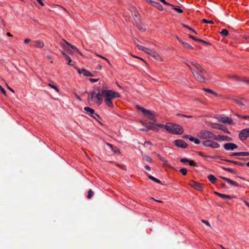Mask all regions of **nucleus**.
Here are the masks:
<instances>
[{"label": "nucleus", "mask_w": 249, "mask_h": 249, "mask_svg": "<svg viewBox=\"0 0 249 249\" xmlns=\"http://www.w3.org/2000/svg\"><path fill=\"white\" fill-rule=\"evenodd\" d=\"M102 90L96 93L94 91H91L88 94V100L94 101L97 105L100 106L103 102Z\"/></svg>", "instance_id": "6"}, {"label": "nucleus", "mask_w": 249, "mask_h": 249, "mask_svg": "<svg viewBox=\"0 0 249 249\" xmlns=\"http://www.w3.org/2000/svg\"><path fill=\"white\" fill-rule=\"evenodd\" d=\"M143 159L145 160L150 163H152L153 161L152 159L150 157L147 156H144Z\"/></svg>", "instance_id": "35"}, {"label": "nucleus", "mask_w": 249, "mask_h": 249, "mask_svg": "<svg viewBox=\"0 0 249 249\" xmlns=\"http://www.w3.org/2000/svg\"><path fill=\"white\" fill-rule=\"evenodd\" d=\"M144 168H145V169H146L148 171H150V170H151L150 167L148 165H145L144 166Z\"/></svg>", "instance_id": "59"}, {"label": "nucleus", "mask_w": 249, "mask_h": 249, "mask_svg": "<svg viewBox=\"0 0 249 249\" xmlns=\"http://www.w3.org/2000/svg\"><path fill=\"white\" fill-rule=\"evenodd\" d=\"M166 130L169 133L179 135L183 133V128L182 126L176 124L168 123L166 124Z\"/></svg>", "instance_id": "5"}, {"label": "nucleus", "mask_w": 249, "mask_h": 249, "mask_svg": "<svg viewBox=\"0 0 249 249\" xmlns=\"http://www.w3.org/2000/svg\"><path fill=\"white\" fill-rule=\"evenodd\" d=\"M179 171L184 176L186 175L187 172V170L186 168H181L179 170Z\"/></svg>", "instance_id": "38"}, {"label": "nucleus", "mask_w": 249, "mask_h": 249, "mask_svg": "<svg viewBox=\"0 0 249 249\" xmlns=\"http://www.w3.org/2000/svg\"><path fill=\"white\" fill-rule=\"evenodd\" d=\"M36 0L41 6L44 5V4L43 2V0Z\"/></svg>", "instance_id": "54"}, {"label": "nucleus", "mask_w": 249, "mask_h": 249, "mask_svg": "<svg viewBox=\"0 0 249 249\" xmlns=\"http://www.w3.org/2000/svg\"><path fill=\"white\" fill-rule=\"evenodd\" d=\"M214 193L217 196H219V197L223 198V199H231L232 198H236V197L235 196H231L227 195L222 194L219 193H218L217 192H214Z\"/></svg>", "instance_id": "15"}, {"label": "nucleus", "mask_w": 249, "mask_h": 249, "mask_svg": "<svg viewBox=\"0 0 249 249\" xmlns=\"http://www.w3.org/2000/svg\"><path fill=\"white\" fill-rule=\"evenodd\" d=\"M148 178H150L151 180L154 181L155 182H156L157 183H160V184L161 183V182H160V181L159 179H158V178H155V177H153V176H152L151 175L149 176Z\"/></svg>", "instance_id": "29"}, {"label": "nucleus", "mask_w": 249, "mask_h": 249, "mask_svg": "<svg viewBox=\"0 0 249 249\" xmlns=\"http://www.w3.org/2000/svg\"><path fill=\"white\" fill-rule=\"evenodd\" d=\"M160 160L162 161L163 162V164L164 165H166L168 167H171V165L168 163V161L164 158H160Z\"/></svg>", "instance_id": "27"}, {"label": "nucleus", "mask_w": 249, "mask_h": 249, "mask_svg": "<svg viewBox=\"0 0 249 249\" xmlns=\"http://www.w3.org/2000/svg\"><path fill=\"white\" fill-rule=\"evenodd\" d=\"M30 41V39H28V38H26L24 40V43L25 44L29 43Z\"/></svg>", "instance_id": "55"}, {"label": "nucleus", "mask_w": 249, "mask_h": 249, "mask_svg": "<svg viewBox=\"0 0 249 249\" xmlns=\"http://www.w3.org/2000/svg\"><path fill=\"white\" fill-rule=\"evenodd\" d=\"M210 126L212 128L214 129H222V128L220 127V126L218 124L215 123H211Z\"/></svg>", "instance_id": "22"}, {"label": "nucleus", "mask_w": 249, "mask_h": 249, "mask_svg": "<svg viewBox=\"0 0 249 249\" xmlns=\"http://www.w3.org/2000/svg\"><path fill=\"white\" fill-rule=\"evenodd\" d=\"M197 136L200 139L203 140L202 145L206 147L211 149H217L220 145L216 142L217 141H231L232 139L228 136L222 135H215L213 132L203 129L197 133Z\"/></svg>", "instance_id": "1"}, {"label": "nucleus", "mask_w": 249, "mask_h": 249, "mask_svg": "<svg viewBox=\"0 0 249 249\" xmlns=\"http://www.w3.org/2000/svg\"><path fill=\"white\" fill-rule=\"evenodd\" d=\"M67 44H68L71 49H72L74 51H76V52H78V49L74 46L70 44L68 42H67L66 43Z\"/></svg>", "instance_id": "36"}, {"label": "nucleus", "mask_w": 249, "mask_h": 249, "mask_svg": "<svg viewBox=\"0 0 249 249\" xmlns=\"http://www.w3.org/2000/svg\"><path fill=\"white\" fill-rule=\"evenodd\" d=\"M190 160L186 159V158H182L180 159V161L183 163H188V161H189Z\"/></svg>", "instance_id": "47"}, {"label": "nucleus", "mask_w": 249, "mask_h": 249, "mask_svg": "<svg viewBox=\"0 0 249 249\" xmlns=\"http://www.w3.org/2000/svg\"><path fill=\"white\" fill-rule=\"evenodd\" d=\"M91 116L95 119H97L98 118H99V116L96 113H94L92 115H91Z\"/></svg>", "instance_id": "52"}, {"label": "nucleus", "mask_w": 249, "mask_h": 249, "mask_svg": "<svg viewBox=\"0 0 249 249\" xmlns=\"http://www.w3.org/2000/svg\"><path fill=\"white\" fill-rule=\"evenodd\" d=\"M249 137V128L242 130L239 134V139L241 141H244Z\"/></svg>", "instance_id": "9"}, {"label": "nucleus", "mask_w": 249, "mask_h": 249, "mask_svg": "<svg viewBox=\"0 0 249 249\" xmlns=\"http://www.w3.org/2000/svg\"><path fill=\"white\" fill-rule=\"evenodd\" d=\"M89 80L91 83H95V82H97V81H98L99 79H92V78H90V79H89Z\"/></svg>", "instance_id": "51"}, {"label": "nucleus", "mask_w": 249, "mask_h": 249, "mask_svg": "<svg viewBox=\"0 0 249 249\" xmlns=\"http://www.w3.org/2000/svg\"><path fill=\"white\" fill-rule=\"evenodd\" d=\"M235 115L240 117V118H241L242 119H249V115H244V116H240V115H237V114H235Z\"/></svg>", "instance_id": "45"}, {"label": "nucleus", "mask_w": 249, "mask_h": 249, "mask_svg": "<svg viewBox=\"0 0 249 249\" xmlns=\"http://www.w3.org/2000/svg\"><path fill=\"white\" fill-rule=\"evenodd\" d=\"M48 86L51 88L54 89L56 92H59L58 88L56 86H54L51 83L48 84Z\"/></svg>", "instance_id": "31"}, {"label": "nucleus", "mask_w": 249, "mask_h": 249, "mask_svg": "<svg viewBox=\"0 0 249 249\" xmlns=\"http://www.w3.org/2000/svg\"><path fill=\"white\" fill-rule=\"evenodd\" d=\"M240 156H249V152H240Z\"/></svg>", "instance_id": "44"}, {"label": "nucleus", "mask_w": 249, "mask_h": 249, "mask_svg": "<svg viewBox=\"0 0 249 249\" xmlns=\"http://www.w3.org/2000/svg\"><path fill=\"white\" fill-rule=\"evenodd\" d=\"M84 110L89 112L90 114L92 115L94 113V110L92 108H90L89 107H84Z\"/></svg>", "instance_id": "21"}, {"label": "nucleus", "mask_w": 249, "mask_h": 249, "mask_svg": "<svg viewBox=\"0 0 249 249\" xmlns=\"http://www.w3.org/2000/svg\"><path fill=\"white\" fill-rule=\"evenodd\" d=\"M223 179L226 180L228 183L230 184L231 185L235 186L236 187H239L240 185L238 183L236 182L235 181H234L227 178L225 177H221Z\"/></svg>", "instance_id": "17"}, {"label": "nucleus", "mask_w": 249, "mask_h": 249, "mask_svg": "<svg viewBox=\"0 0 249 249\" xmlns=\"http://www.w3.org/2000/svg\"><path fill=\"white\" fill-rule=\"evenodd\" d=\"M189 38H191V39H193L194 40H195V41H197V42H198V39H197V38H195V37H194V36H192V35H189Z\"/></svg>", "instance_id": "49"}, {"label": "nucleus", "mask_w": 249, "mask_h": 249, "mask_svg": "<svg viewBox=\"0 0 249 249\" xmlns=\"http://www.w3.org/2000/svg\"><path fill=\"white\" fill-rule=\"evenodd\" d=\"M137 109L140 110L143 113V114L149 119L154 120L155 118V114L154 112L151 111L150 110L146 109L142 107H140L139 105L136 106Z\"/></svg>", "instance_id": "7"}, {"label": "nucleus", "mask_w": 249, "mask_h": 249, "mask_svg": "<svg viewBox=\"0 0 249 249\" xmlns=\"http://www.w3.org/2000/svg\"><path fill=\"white\" fill-rule=\"evenodd\" d=\"M237 103L239 106H240L241 107H246V100L238 101Z\"/></svg>", "instance_id": "28"}, {"label": "nucleus", "mask_w": 249, "mask_h": 249, "mask_svg": "<svg viewBox=\"0 0 249 249\" xmlns=\"http://www.w3.org/2000/svg\"><path fill=\"white\" fill-rule=\"evenodd\" d=\"M103 97H105L104 102L106 105L111 108L114 107L112 100L115 98H120V94L113 90L103 89L102 90Z\"/></svg>", "instance_id": "3"}, {"label": "nucleus", "mask_w": 249, "mask_h": 249, "mask_svg": "<svg viewBox=\"0 0 249 249\" xmlns=\"http://www.w3.org/2000/svg\"><path fill=\"white\" fill-rule=\"evenodd\" d=\"M33 45L36 48H42L44 46V44L41 41L35 40L33 41Z\"/></svg>", "instance_id": "14"}, {"label": "nucleus", "mask_w": 249, "mask_h": 249, "mask_svg": "<svg viewBox=\"0 0 249 249\" xmlns=\"http://www.w3.org/2000/svg\"><path fill=\"white\" fill-rule=\"evenodd\" d=\"M198 154L199 156H201L202 157H203L204 158H211L212 159H216L217 157L216 156H210L205 155L202 152H199Z\"/></svg>", "instance_id": "24"}, {"label": "nucleus", "mask_w": 249, "mask_h": 249, "mask_svg": "<svg viewBox=\"0 0 249 249\" xmlns=\"http://www.w3.org/2000/svg\"><path fill=\"white\" fill-rule=\"evenodd\" d=\"M185 137L188 138L189 141H190L191 142H193L196 144H199L200 143V141L198 139L194 138L192 136H185Z\"/></svg>", "instance_id": "18"}, {"label": "nucleus", "mask_w": 249, "mask_h": 249, "mask_svg": "<svg viewBox=\"0 0 249 249\" xmlns=\"http://www.w3.org/2000/svg\"><path fill=\"white\" fill-rule=\"evenodd\" d=\"M220 34L222 36H226L228 35V31L227 29H223L220 32Z\"/></svg>", "instance_id": "30"}, {"label": "nucleus", "mask_w": 249, "mask_h": 249, "mask_svg": "<svg viewBox=\"0 0 249 249\" xmlns=\"http://www.w3.org/2000/svg\"><path fill=\"white\" fill-rule=\"evenodd\" d=\"M131 56L133 57H135V58H138V59H139L140 60H141L142 61H143L144 62H145V61L143 59H142V58L140 57H139V56H136V55H133L131 54Z\"/></svg>", "instance_id": "50"}, {"label": "nucleus", "mask_w": 249, "mask_h": 249, "mask_svg": "<svg viewBox=\"0 0 249 249\" xmlns=\"http://www.w3.org/2000/svg\"><path fill=\"white\" fill-rule=\"evenodd\" d=\"M226 161L230 162L233 163L235 165H238V166H243V165H244V164L243 163L238 162V161H236L230 160H226Z\"/></svg>", "instance_id": "25"}, {"label": "nucleus", "mask_w": 249, "mask_h": 249, "mask_svg": "<svg viewBox=\"0 0 249 249\" xmlns=\"http://www.w3.org/2000/svg\"><path fill=\"white\" fill-rule=\"evenodd\" d=\"M151 124L155 126L159 127L160 128H164L166 130V126H165L166 124L164 125L162 124L157 123H151Z\"/></svg>", "instance_id": "23"}, {"label": "nucleus", "mask_w": 249, "mask_h": 249, "mask_svg": "<svg viewBox=\"0 0 249 249\" xmlns=\"http://www.w3.org/2000/svg\"><path fill=\"white\" fill-rule=\"evenodd\" d=\"M161 2H162L163 4L167 5H171L172 6V5L169 4V3L167 2L165 0H160Z\"/></svg>", "instance_id": "53"}, {"label": "nucleus", "mask_w": 249, "mask_h": 249, "mask_svg": "<svg viewBox=\"0 0 249 249\" xmlns=\"http://www.w3.org/2000/svg\"><path fill=\"white\" fill-rule=\"evenodd\" d=\"M189 185L197 191L201 192L203 190L202 185L201 183L196 182L193 180L190 181Z\"/></svg>", "instance_id": "8"}, {"label": "nucleus", "mask_w": 249, "mask_h": 249, "mask_svg": "<svg viewBox=\"0 0 249 249\" xmlns=\"http://www.w3.org/2000/svg\"><path fill=\"white\" fill-rule=\"evenodd\" d=\"M182 116H184L186 118H192V115H182Z\"/></svg>", "instance_id": "61"}, {"label": "nucleus", "mask_w": 249, "mask_h": 249, "mask_svg": "<svg viewBox=\"0 0 249 249\" xmlns=\"http://www.w3.org/2000/svg\"><path fill=\"white\" fill-rule=\"evenodd\" d=\"M151 129H153V130H154V131H159V129H158L157 127H156L155 126V125H154V126H152V127H151Z\"/></svg>", "instance_id": "58"}, {"label": "nucleus", "mask_w": 249, "mask_h": 249, "mask_svg": "<svg viewBox=\"0 0 249 249\" xmlns=\"http://www.w3.org/2000/svg\"><path fill=\"white\" fill-rule=\"evenodd\" d=\"M147 3H148L149 4H152V2H153L152 0H145Z\"/></svg>", "instance_id": "60"}, {"label": "nucleus", "mask_w": 249, "mask_h": 249, "mask_svg": "<svg viewBox=\"0 0 249 249\" xmlns=\"http://www.w3.org/2000/svg\"><path fill=\"white\" fill-rule=\"evenodd\" d=\"M198 42H201L202 43H203L204 44H206V45H210L211 44L206 41H204L202 39H198Z\"/></svg>", "instance_id": "46"}, {"label": "nucleus", "mask_w": 249, "mask_h": 249, "mask_svg": "<svg viewBox=\"0 0 249 249\" xmlns=\"http://www.w3.org/2000/svg\"><path fill=\"white\" fill-rule=\"evenodd\" d=\"M66 60L68 61V64L70 66H72V65L71 63V60L70 56H66V57L65 58Z\"/></svg>", "instance_id": "41"}, {"label": "nucleus", "mask_w": 249, "mask_h": 249, "mask_svg": "<svg viewBox=\"0 0 249 249\" xmlns=\"http://www.w3.org/2000/svg\"><path fill=\"white\" fill-rule=\"evenodd\" d=\"M0 91L5 95H6V91L0 85Z\"/></svg>", "instance_id": "48"}, {"label": "nucleus", "mask_w": 249, "mask_h": 249, "mask_svg": "<svg viewBox=\"0 0 249 249\" xmlns=\"http://www.w3.org/2000/svg\"><path fill=\"white\" fill-rule=\"evenodd\" d=\"M217 120L222 123H227L230 124H233L232 119L229 117H218Z\"/></svg>", "instance_id": "10"}, {"label": "nucleus", "mask_w": 249, "mask_h": 249, "mask_svg": "<svg viewBox=\"0 0 249 249\" xmlns=\"http://www.w3.org/2000/svg\"><path fill=\"white\" fill-rule=\"evenodd\" d=\"M175 144L181 148H186L187 146V143L182 140H177L174 141Z\"/></svg>", "instance_id": "13"}, {"label": "nucleus", "mask_w": 249, "mask_h": 249, "mask_svg": "<svg viewBox=\"0 0 249 249\" xmlns=\"http://www.w3.org/2000/svg\"><path fill=\"white\" fill-rule=\"evenodd\" d=\"M228 77L230 79H233L236 81L241 80V79H240V78L238 76H237V75H229V76H228Z\"/></svg>", "instance_id": "26"}, {"label": "nucleus", "mask_w": 249, "mask_h": 249, "mask_svg": "<svg viewBox=\"0 0 249 249\" xmlns=\"http://www.w3.org/2000/svg\"><path fill=\"white\" fill-rule=\"evenodd\" d=\"M223 168L225 171L233 173V174L236 173L235 171L234 170H233V169L230 168H226V167H223Z\"/></svg>", "instance_id": "32"}, {"label": "nucleus", "mask_w": 249, "mask_h": 249, "mask_svg": "<svg viewBox=\"0 0 249 249\" xmlns=\"http://www.w3.org/2000/svg\"><path fill=\"white\" fill-rule=\"evenodd\" d=\"M139 29L142 31H144L145 30V28L144 26H142V27L139 28Z\"/></svg>", "instance_id": "62"}, {"label": "nucleus", "mask_w": 249, "mask_h": 249, "mask_svg": "<svg viewBox=\"0 0 249 249\" xmlns=\"http://www.w3.org/2000/svg\"><path fill=\"white\" fill-rule=\"evenodd\" d=\"M103 86L104 88L107 89L108 88L107 85L106 83L103 84Z\"/></svg>", "instance_id": "63"}, {"label": "nucleus", "mask_w": 249, "mask_h": 249, "mask_svg": "<svg viewBox=\"0 0 249 249\" xmlns=\"http://www.w3.org/2000/svg\"><path fill=\"white\" fill-rule=\"evenodd\" d=\"M137 47L139 50L142 51L153 57L157 61L160 62L164 61V57L154 49L146 48L139 44L137 45Z\"/></svg>", "instance_id": "4"}, {"label": "nucleus", "mask_w": 249, "mask_h": 249, "mask_svg": "<svg viewBox=\"0 0 249 249\" xmlns=\"http://www.w3.org/2000/svg\"><path fill=\"white\" fill-rule=\"evenodd\" d=\"M151 5L156 7L160 11H162L163 10V7L162 6L157 2L153 1L152 4Z\"/></svg>", "instance_id": "19"}, {"label": "nucleus", "mask_w": 249, "mask_h": 249, "mask_svg": "<svg viewBox=\"0 0 249 249\" xmlns=\"http://www.w3.org/2000/svg\"><path fill=\"white\" fill-rule=\"evenodd\" d=\"M177 39H178V41L182 44V45L183 46V47L185 49H188V50L193 49V47L192 46H191L189 43H188L186 42L183 41L181 39H180L178 38Z\"/></svg>", "instance_id": "16"}, {"label": "nucleus", "mask_w": 249, "mask_h": 249, "mask_svg": "<svg viewBox=\"0 0 249 249\" xmlns=\"http://www.w3.org/2000/svg\"><path fill=\"white\" fill-rule=\"evenodd\" d=\"M221 130H223L225 132H226L228 134H230V131L228 130V129L227 128H225L224 129H222Z\"/></svg>", "instance_id": "56"}, {"label": "nucleus", "mask_w": 249, "mask_h": 249, "mask_svg": "<svg viewBox=\"0 0 249 249\" xmlns=\"http://www.w3.org/2000/svg\"><path fill=\"white\" fill-rule=\"evenodd\" d=\"M174 9L179 13H181L183 12V10L181 9L179 7H174Z\"/></svg>", "instance_id": "42"}, {"label": "nucleus", "mask_w": 249, "mask_h": 249, "mask_svg": "<svg viewBox=\"0 0 249 249\" xmlns=\"http://www.w3.org/2000/svg\"><path fill=\"white\" fill-rule=\"evenodd\" d=\"M187 66L191 71L194 77L197 81L204 83L205 82L207 76V71L196 62H192Z\"/></svg>", "instance_id": "2"}, {"label": "nucleus", "mask_w": 249, "mask_h": 249, "mask_svg": "<svg viewBox=\"0 0 249 249\" xmlns=\"http://www.w3.org/2000/svg\"><path fill=\"white\" fill-rule=\"evenodd\" d=\"M77 71L79 74H82L84 76L92 77L93 76L90 71L85 69H77Z\"/></svg>", "instance_id": "11"}, {"label": "nucleus", "mask_w": 249, "mask_h": 249, "mask_svg": "<svg viewBox=\"0 0 249 249\" xmlns=\"http://www.w3.org/2000/svg\"><path fill=\"white\" fill-rule=\"evenodd\" d=\"M188 164L191 165V166H196V163L193 160H190L189 161H188Z\"/></svg>", "instance_id": "39"}, {"label": "nucleus", "mask_w": 249, "mask_h": 249, "mask_svg": "<svg viewBox=\"0 0 249 249\" xmlns=\"http://www.w3.org/2000/svg\"><path fill=\"white\" fill-rule=\"evenodd\" d=\"M231 156H240V152H236L234 153Z\"/></svg>", "instance_id": "57"}, {"label": "nucleus", "mask_w": 249, "mask_h": 249, "mask_svg": "<svg viewBox=\"0 0 249 249\" xmlns=\"http://www.w3.org/2000/svg\"><path fill=\"white\" fill-rule=\"evenodd\" d=\"M244 202L245 204H246V205L248 207H249V202H248L247 201H245V200Z\"/></svg>", "instance_id": "64"}, {"label": "nucleus", "mask_w": 249, "mask_h": 249, "mask_svg": "<svg viewBox=\"0 0 249 249\" xmlns=\"http://www.w3.org/2000/svg\"><path fill=\"white\" fill-rule=\"evenodd\" d=\"M204 91H205L206 92H207L210 94H213V95H216V93L213 91V90L210 89H203Z\"/></svg>", "instance_id": "33"}, {"label": "nucleus", "mask_w": 249, "mask_h": 249, "mask_svg": "<svg viewBox=\"0 0 249 249\" xmlns=\"http://www.w3.org/2000/svg\"><path fill=\"white\" fill-rule=\"evenodd\" d=\"M202 22L204 23L213 24V22L212 20H208L206 19H203Z\"/></svg>", "instance_id": "40"}, {"label": "nucleus", "mask_w": 249, "mask_h": 249, "mask_svg": "<svg viewBox=\"0 0 249 249\" xmlns=\"http://www.w3.org/2000/svg\"><path fill=\"white\" fill-rule=\"evenodd\" d=\"M208 179L209 180V181L214 184L215 182V181L216 180V178L212 175H210L208 176Z\"/></svg>", "instance_id": "20"}, {"label": "nucleus", "mask_w": 249, "mask_h": 249, "mask_svg": "<svg viewBox=\"0 0 249 249\" xmlns=\"http://www.w3.org/2000/svg\"><path fill=\"white\" fill-rule=\"evenodd\" d=\"M237 148V145L233 143H227L224 145V148L226 150H233Z\"/></svg>", "instance_id": "12"}, {"label": "nucleus", "mask_w": 249, "mask_h": 249, "mask_svg": "<svg viewBox=\"0 0 249 249\" xmlns=\"http://www.w3.org/2000/svg\"><path fill=\"white\" fill-rule=\"evenodd\" d=\"M96 55L97 56H99V57H101V58H103L104 59H105V60H106L108 62L109 65H111V64H110L109 61L107 58H106L105 57H103V56H101V55L98 54L97 53H96Z\"/></svg>", "instance_id": "43"}, {"label": "nucleus", "mask_w": 249, "mask_h": 249, "mask_svg": "<svg viewBox=\"0 0 249 249\" xmlns=\"http://www.w3.org/2000/svg\"><path fill=\"white\" fill-rule=\"evenodd\" d=\"M201 222L203 223H204V224H205L206 226H207L210 227L211 229H212L210 223L208 221L204 220V219H202Z\"/></svg>", "instance_id": "37"}, {"label": "nucleus", "mask_w": 249, "mask_h": 249, "mask_svg": "<svg viewBox=\"0 0 249 249\" xmlns=\"http://www.w3.org/2000/svg\"><path fill=\"white\" fill-rule=\"evenodd\" d=\"M93 194H94V193H93V191L91 189L89 190L88 191L87 197L89 199L91 198L92 197V196H93Z\"/></svg>", "instance_id": "34"}]
</instances>
